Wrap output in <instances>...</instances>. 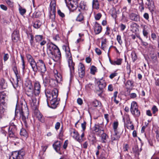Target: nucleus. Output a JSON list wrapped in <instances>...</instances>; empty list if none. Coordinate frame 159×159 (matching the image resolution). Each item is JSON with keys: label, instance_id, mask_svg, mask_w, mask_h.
<instances>
[{"label": "nucleus", "instance_id": "obj_1", "mask_svg": "<svg viewBox=\"0 0 159 159\" xmlns=\"http://www.w3.org/2000/svg\"><path fill=\"white\" fill-rule=\"evenodd\" d=\"M47 51L49 57L54 61L59 60L61 57V53L59 48L52 43L47 44Z\"/></svg>", "mask_w": 159, "mask_h": 159}, {"label": "nucleus", "instance_id": "obj_2", "mask_svg": "<svg viewBox=\"0 0 159 159\" xmlns=\"http://www.w3.org/2000/svg\"><path fill=\"white\" fill-rule=\"evenodd\" d=\"M63 48L66 52V56L67 59V62L69 67L70 68L71 75H72L74 73L75 65V63L72 60L71 54V53L69 48L68 46H63Z\"/></svg>", "mask_w": 159, "mask_h": 159}, {"label": "nucleus", "instance_id": "obj_3", "mask_svg": "<svg viewBox=\"0 0 159 159\" xmlns=\"http://www.w3.org/2000/svg\"><path fill=\"white\" fill-rule=\"evenodd\" d=\"M46 70V68L44 61L42 60H39L37 61V69H36V70L34 72H36L38 71L42 73V76L43 77V74L44 73Z\"/></svg>", "mask_w": 159, "mask_h": 159}, {"label": "nucleus", "instance_id": "obj_4", "mask_svg": "<svg viewBox=\"0 0 159 159\" xmlns=\"http://www.w3.org/2000/svg\"><path fill=\"white\" fill-rule=\"evenodd\" d=\"M20 117L23 121L25 122L28 120L29 112L28 108L25 107L24 109L22 108L19 109Z\"/></svg>", "mask_w": 159, "mask_h": 159}, {"label": "nucleus", "instance_id": "obj_5", "mask_svg": "<svg viewBox=\"0 0 159 159\" xmlns=\"http://www.w3.org/2000/svg\"><path fill=\"white\" fill-rule=\"evenodd\" d=\"M17 131L16 125L13 122H11L8 129V134L10 138H16V132Z\"/></svg>", "mask_w": 159, "mask_h": 159}, {"label": "nucleus", "instance_id": "obj_6", "mask_svg": "<svg viewBox=\"0 0 159 159\" xmlns=\"http://www.w3.org/2000/svg\"><path fill=\"white\" fill-rule=\"evenodd\" d=\"M66 6L72 10L76 9L78 7V0H65Z\"/></svg>", "mask_w": 159, "mask_h": 159}, {"label": "nucleus", "instance_id": "obj_7", "mask_svg": "<svg viewBox=\"0 0 159 159\" xmlns=\"http://www.w3.org/2000/svg\"><path fill=\"white\" fill-rule=\"evenodd\" d=\"M130 111L133 115L135 117H139L140 115V112L138 109L136 103L133 102L131 104Z\"/></svg>", "mask_w": 159, "mask_h": 159}, {"label": "nucleus", "instance_id": "obj_8", "mask_svg": "<svg viewBox=\"0 0 159 159\" xmlns=\"http://www.w3.org/2000/svg\"><path fill=\"white\" fill-rule=\"evenodd\" d=\"M25 93L28 96V98L36 95L33 88V86L31 82H29L28 85L26 86L25 89Z\"/></svg>", "mask_w": 159, "mask_h": 159}, {"label": "nucleus", "instance_id": "obj_9", "mask_svg": "<svg viewBox=\"0 0 159 159\" xmlns=\"http://www.w3.org/2000/svg\"><path fill=\"white\" fill-rule=\"evenodd\" d=\"M25 152L23 150L13 152L12 154L15 159H24Z\"/></svg>", "mask_w": 159, "mask_h": 159}, {"label": "nucleus", "instance_id": "obj_10", "mask_svg": "<svg viewBox=\"0 0 159 159\" xmlns=\"http://www.w3.org/2000/svg\"><path fill=\"white\" fill-rule=\"evenodd\" d=\"M37 96L34 95L28 98L29 103L32 107H36L39 104V102L35 98V96Z\"/></svg>", "mask_w": 159, "mask_h": 159}, {"label": "nucleus", "instance_id": "obj_11", "mask_svg": "<svg viewBox=\"0 0 159 159\" xmlns=\"http://www.w3.org/2000/svg\"><path fill=\"white\" fill-rule=\"evenodd\" d=\"M35 40L37 43H40V44L43 46L46 43V41L43 40V36L42 35H36L34 37Z\"/></svg>", "mask_w": 159, "mask_h": 159}, {"label": "nucleus", "instance_id": "obj_12", "mask_svg": "<svg viewBox=\"0 0 159 159\" xmlns=\"http://www.w3.org/2000/svg\"><path fill=\"white\" fill-rule=\"evenodd\" d=\"M33 89L35 92V95H39L41 91V86L39 82L36 81L34 83Z\"/></svg>", "mask_w": 159, "mask_h": 159}, {"label": "nucleus", "instance_id": "obj_13", "mask_svg": "<svg viewBox=\"0 0 159 159\" xmlns=\"http://www.w3.org/2000/svg\"><path fill=\"white\" fill-rule=\"evenodd\" d=\"M97 84L98 85L99 89L98 91H102L106 86V84L105 80H103L102 79H100L97 82Z\"/></svg>", "mask_w": 159, "mask_h": 159}, {"label": "nucleus", "instance_id": "obj_14", "mask_svg": "<svg viewBox=\"0 0 159 159\" xmlns=\"http://www.w3.org/2000/svg\"><path fill=\"white\" fill-rule=\"evenodd\" d=\"M20 38L19 32L18 30H15L12 34L11 38L14 42H16L19 40Z\"/></svg>", "mask_w": 159, "mask_h": 159}, {"label": "nucleus", "instance_id": "obj_15", "mask_svg": "<svg viewBox=\"0 0 159 159\" xmlns=\"http://www.w3.org/2000/svg\"><path fill=\"white\" fill-rule=\"evenodd\" d=\"M129 19L135 22L140 20V16L139 15L134 13H131L129 15Z\"/></svg>", "mask_w": 159, "mask_h": 159}, {"label": "nucleus", "instance_id": "obj_16", "mask_svg": "<svg viewBox=\"0 0 159 159\" xmlns=\"http://www.w3.org/2000/svg\"><path fill=\"white\" fill-rule=\"evenodd\" d=\"M93 129L96 134L98 135H100L101 133L104 131L102 127L98 125H95L93 128Z\"/></svg>", "mask_w": 159, "mask_h": 159}, {"label": "nucleus", "instance_id": "obj_17", "mask_svg": "<svg viewBox=\"0 0 159 159\" xmlns=\"http://www.w3.org/2000/svg\"><path fill=\"white\" fill-rule=\"evenodd\" d=\"M71 134L74 139H75L79 143H81L83 141V139H80L79 134L77 131L74 130L71 133Z\"/></svg>", "mask_w": 159, "mask_h": 159}, {"label": "nucleus", "instance_id": "obj_18", "mask_svg": "<svg viewBox=\"0 0 159 159\" xmlns=\"http://www.w3.org/2000/svg\"><path fill=\"white\" fill-rule=\"evenodd\" d=\"M48 106L52 108H55L57 107L59 102L57 101V98H52L50 100V105L47 102Z\"/></svg>", "mask_w": 159, "mask_h": 159}, {"label": "nucleus", "instance_id": "obj_19", "mask_svg": "<svg viewBox=\"0 0 159 159\" xmlns=\"http://www.w3.org/2000/svg\"><path fill=\"white\" fill-rule=\"evenodd\" d=\"M56 72H54L55 76L56 78V80L53 79H51L50 81V83L51 81H56L57 83H60L62 80V76L60 73H58L57 70L56 71Z\"/></svg>", "mask_w": 159, "mask_h": 159}, {"label": "nucleus", "instance_id": "obj_20", "mask_svg": "<svg viewBox=\"0 0 159 159\" xmlns=\"http://www.w3.org/2000/svg\"><path fill=\"white\" fill-rule=\"evenodd\" d=\"M102 30L101 26L97 22L95 23L94 31L96 34H98L101 33Z\"/></svg>", "mask_w": 159, "mask_h": 159}, {"label": "nucleus", "instance_id": "obj_21", "mask_svg": "<svg viewBox=\"0 0 159 159\" xmlns=\"http://www.w3.org/2000/svg\"><path fill=\"white\" fill-rule=\"evenodd\" d=\"M16 80L15 81L13 79H12V80L14 81L13 82L12 81L10 80L13 87L16 89H17V88H18V82L20 80V76L16 77Z\"/></svg>", "mask_w": 159, "mask_h": 159}, {"label": "nucleus", "instance_id": "obj_22", "mask_svg": "<svg viewBox=\"0 0 159 159\" xmlns=\"http://www.w3.org/2000/svg\"><path fill=\"white\" fill-rule=\"evenodd\" d=\"M120 138V136L118 134V132H115V134L111 136V142L112 143H115L114 142L118 141Z\"/></svg>", "mask_w": 159, "mask_h": 159}, {"label": "nucleus", "instance_id": "obj_23", "mask_svg": "<svg viewBox=\"0 0 159 159\" xmlns=\"http://www.w3.org/2000/svg\"><path fill=\"white\" fill-rule=\"evenodd\" d=\"M30 66H31L33 70L34 71L37 69V62H36L34 59L29 61Z\"/></svg>", "mask_w": 159, "mask_h": 159}, {"label": "nucleus", "instance_id": "obj_24", "mask_svg": "<svg viewBox=\"0 0 159 159\" xmlns=\"http://www.w3.org/2000/svg\"><path fill=\"white\" fill-rule=\"evenodd\" d=\"M61 146V143L60 142L57 141L56 142L53 144V146L57 152H58L60 150Z\"/></svg>", "mask_w": 159, "mask_h": 159}, {"label": "nucleus", "instance_id": "obj_25", "mask_svg": "<svg viewBox=\"0 0 159 159\" xmlns=\"http://www.w3.org/2000/svg\"><path fill=\"white\" fill-rule=\"evenodd\" d=\"M101 135V141L102 143H106V139L108 138V136L103 131L100 134Z\"/></svg>", "mask_w": 159, "mask_h": 159}, {"label": "nucleus", "instance_id": "obj_26", "mask_svg": "<svg viewBox=\"0 0 159 159\" xmlns=\"http://www.w3.org/2000/svg\"><path fill=\"white\" fill-rule=\"evenodd\" d=\"M133 84V82L132 81L128 80L125 84V87L127 89H131L134 86Z\"/></svg>", "mask_w": 159, "mask_h": 159}, {"label": "nucleus", "instance_id": "obj_27", "mask_svg": "<svg viewBox=\"0 0 159 159\" xmlns=\"http://www.w3.org/2000/svg\"><path fill=\"white\" fill-rule=\"evenodd\" d=\"M126 119L128 122L127 124H126V126L128 129H131V130H134V127L133 125L131 124V122L129 120V118L128 116H126Z\"/></svg>", "mask_w": 159, "mask_h": 159}, {"label": "nucleus", "instance_id": "obj_28", "mask_svg": "<svg viewBox=\"0 0 159 159\" xmlns=\"http://www.w3.org/2000/svg\"><path fill=\"white\" fill-rule=\"evenodd\" d=\"M122 59L121 58H119V59H116L115 60L110 61L111 63V64L113 65H120L122 63Z\"/></svg>", "mask_w": 159, "mask_h": 159}, {"label": "nucleus", "instance_id": "obj_29", "mask_svg": "<svg viewBox=\"0 0 159 159\" xmlns=\"http://www.w3.org/2000/svg\"><path fill=\"white\" fill-rule=\"evenodd\" d=\"M20 134L21 136H23L27 138L28 136V134L26 130L22 128L21 129L20 132Z\"/></svg>", "mask_w": 159, "mask_h": 159}, {"label": "nucleus", "instance_id": "obj_30", "mask_svg": "<svg viewBox=\"0 0 159 159\" xmlns=\"http://www.w3.org/2000/svg\"><path fill=\"white\" fill-rule=\"evenodd\" d=\"M93 7L94 8L98 9L99 8V4L98 0H93Z\"/></svg>", "mask_w": 159, "mask_h": 159}, {"label": "nucleus", "instance_id": "obj_31", "mask_svg": "<svg viewBox=\"0 0 159 159\" xmlns=\"http://www.w3.org/2000/svg\"><path fill=\"white\" fill-rule=\"evenodd\" d=\"M7 107L5 103L3 102L2 101L0 105V111L3 112V113L5 111Z\"/></svg>", "mask_w": 159, "mask_h": 159}, {"label": "nucleus", "instance_id": "obj_32", "mask_svg": "<svg viewBox=\"0 0 159 159\" xmlns=\"http://www.w3.org/2000/svg\"><path fill=\"white\" fill-rule=\"evenodd\" d=\"M142 26H143V34L146 38H148V32L147 31L145 30L147 26L146 25H142Z\"/></svg>", "mask_w": 159, "mask_h": 159}, {"label": "nucleus", "instance_id": "obj_33", "mask_svg": "<svg viewBox=\"0 0 159 159\" xmlns=\"http://www.w3.org/2000/svg\"><path fill=\"white\" fill-rule=\"evenodd\" d=\"M92 105L94 107H97L100 106L101 103L97 100H94L92 104Z\"/></svg>", "mask_w": 159, "mask_h": 159}, {"label": "nucleus", "instance_id": "obj_34", "mask_svg": "<svg viewBox=\"0 0 159 159\" xmlns=\"http://www.w3.org/2000/svg\"><path fill=\"white\" fill-rule=\"evenodd\" d=\"M45 94L47 98V102H48V100H50L52 97V93H50L49 91H47L45 92Z\"/></svg>", "mask_w": 159, "mask_h": 159}, {"label": "nucleus", "instance_id": "obj_35", "mask_svg": "<svg viewBox=\"0 0 159 159\" xmlns=\"http://www.w3.org/2000/svg\"><path fill=\"white\" fill-rule=\"evenodd\" d=\"M58 93L56 90H53L52 93V98H57Z\"/></svg>", "mask_w": 159, "mask_h": 159}, {"label": "nucleus", "instance_id": "obj_36", "mask_svg": "<svg viewBox=\"0 0 159 159\" xmlns=\"http://www.w3.org/2000/svg\"><path fill=\"white\" fill-rule=\"evenodd\" d=\"M41 25V23L39 21H37L34 22L33 25L34 27L36 29L39 28Z\"/></svg>", "mask_w": 159, "mask_h": 159}, {"label": "nucleus", "instance_id": "obj_37", "mask_svg": "<svg viewBox=\"0 0 159 159\" xmlns=\"http://www.w3.org/2000/svg\"><path fill=\"white\" fill-rule=\"evenodd\" d=\"M84 19V16L83 15V14L80 13L79 14V15L77 16L76 19V20L77 21H81L83 20Z\"/></svg>", "mask_w": 159, "mask_h": 159}, {"label": "nucleus", "instance_id": "obj_38", "mask_svg": "<svg viewBox=\"0 0 159 159\" xmlns=\"http://www.w3.org/2000/svg\"><path fill=\"white\" fill-rule=\"evenodd\" d=\"M118 125V122L117 121H115L113 123V129L114 130V132H118L117 131V128Z\"/></svg>", "mask_w": 159, "mask_h": 159}, {"label": "nucleus", "instance_id": "obj_39", "mask_svg": "<svg viewBox=\"0 0 159 159\" xmlns=\"http://www.w3.org/2000/svg\"><path fill=\"white\" fill-rule=\"evenodd\" d=\"M78 73L79 76L82 78L85 75V70H78Z\"/></svg>", "mask_w": 159, "mask_h": 159}, {"label": "nucleus", "instance_id": "obj_40", "mask_svg": "<svg viewBox=\"0 0 159 159\" xmlns=\"http://www.w3.org/2000/svg\"><path fill=\"white\" fill-rule=\"evenodd\" d=\"M97 69L94 66H92L90 69V73L91 74L94 75L96 72Z\"/></svg>", "mask_w": 159, "mask_h": 159}, {"label": "nucleus", "instance_id": "obj_41", "mask_svg": "<svg viewBox=\"0 0 159 159\" xmlns=\"http://www.w3.org/2000/svg\"><path fill=\"white\" fill-rule=\"evenodd\" d=\"M13 70L16 77H18L19 76H20L18 74V71L17 70V68L16 66H15L13 67Z\"/></svg>", "mask_w": 159, "mask_h": 159}, {"label": "nucleus", "instance_id": "obj_42", "mask_svg": "<svg viewBox=\"0 0 159 159\" xmlns=\"http://www.w3.org/2000/svg\"><path fill=\"white\" fill-rule=\"evenodd\" d=\"M151 58L154 62L156 63L157 61V57L156 55L152 54L151 56Z\"/></svg>", "mask_w": 159, "mask_h": 159}, {"label": "nucleus", "instance_id": "obj_43", "mask_svg": "<svg viewBox=\"0 0 159 159\" xmlns=\"http://www.w3.org/2000/svg\"><path fill=\"white\" fill-rule=\"evenodd\" d=\"M20 57L21 58V61L22 62V69L24 70L25 68V62L24 60V56L22 55H20Z\"/></svg>", "mask_w": 159, "mask_h": 159}, {"label": "nucleus", "instance_id": "obj_44", "mask_svg": "<svg viewBox=\"0 0 159 159\" xmlns=\"http://www.w3.org/2000/svg\"><path fill=\"white\" fill-rule=\"evenodd\" d=\"M116 39L119 43L121 45L123 43L121 39V37L120 35H117L116 37Z\"/></svg>", "mask_w": 159, "mask_h": 159}, {"label": "nucleus", "instance_id": "obj_45", "mask_svg": "<svg viewBox=\"0 0 159 159\" xmlns=\"http://www.w3.org/2000/svg\"><path fill=\"white\" fill-rule=\"evenodd\" d=\"M148 7L149 9L151 11H154L155 9V6L154 5V3L153 2L152 4H150L148 5Z\"/></svg>", "mask_w": 159, "mask_h": 159}, {"label": "nucleus", "instance_id": "obj_46", "mask_svg": "<svg viewBox=\"0 0 159 159\" xmlns=\"http://www.w3.org/2000/svg\"><path fill=\"white\" fill-rule=\"evenodd\" d=\"M26 56L28 62L34 59L33 57L29 54H26Z\"/></svg>", "mask_w": 159, "mask_h": 159}, {"label": "nucleus", "instance_id": "obj_47", "mask_svg": "<svg viewBox=\"0 0 159 159\" xmlns=\"http://www.w3.org/2000/svg\"><path fill=\"white\" fill-rule=\"evenodd\" d=\"M49 17L52 21H54L55 17V12H52V13H50Z\"/></svg>", "mask_w": 159, "mask_h": 159}, {"label": "nucleus", "instance_id": "obj_48", "mask_svg": "<svg viewBox=\"0 0 159 159\" xmlns=\"http://www.w3.org/2000/svg\"><path fill=\"white\" fill-rule=\"evenodd\" d=\"M7 3L10 7H13V2L11 0H5Z\"/></svg>", "mask_w": 159, "mask_h": 159}, {"label": "nucleus", "instance_id": "obj_49", "mask_svg": "<svg viewBox=\"0 0 159 159\" xmlns=\"http://www.w3.org/2000/svg\"><path fill=\"white\" fill-rule=\"evenodd\" d=\"M37 117L39 121H41V122H42V119L43 116L42 115L40 112H39L37 113Z\"/></svg>", "mask_w": 159, "mask_h": 159}, {"label": "nucleus", "instance_id": "obj_50", "mask_svg": "<svg viewBox=\"0 0 159 159\" xmlns=\"http://www.w3.org/2000/svg\"><path fill=\"white\" fill-rule=\"evenodd\" d=\"M85 70L84 66L83 64L80 62L79 63L78 66V70Z\"/></svg>", "mask_w": 159, "mask_h": 159}, {"label": "nucleus", "instance_id": "obj_51", "mask_svg": "<svg viewBox=\"0 0 159 159\" xmlns=\"http://www.w3.org/2000/svg\"><path fill=\"white\" fill-rule=\"evenodd\" d=\"M50 6L51 10L52 11V12H55L56 10L55 4H52L51 3L50 4Z\"/></svg>", "mask_w": 159, "mask_h": 159}, {"label": "nucleus", "instance_id": "obj_52", "mask_svg": "<svg viewBox=\"0 0 159 159\" xmlns=\"http://www.w3.org/2000/svg\"><path fill=\"white\" fill-rule=\"evenodd\" d=\"M19 11L20 13L22 15L24 14L26 11V10L25 9L22 8L21 7L19 8Z\"/></svg>", "mask_w": 159, "mask_h": 159}, {"label": "nucleus", "instance_id": "obj_53", "mask_svg": "<svg viewBox=\"0 0 159 159\" xmlns=\"http://www.w3.org/2000/svg\"><path fill=\"white\" fill-rule=\"evenodd\" d=\"M132 57V60L134 62L137 59L136 55L134 53H132L131 54Z\"/></svg>", "mask_w": 159, "mask_h": 159}, {"label": "nucleus", "instance_id": "obj_54", "mask_svg": "<svg viewBox=\"0 0 159 159\" xmlns=\"http://www.w3.org/2000/svg\"><path fill=\"white\" fill-rule=\"evenodd\" d=\"M86 122L85 121H84L83 123L81 124V126L83 131H84L86 129Z\"/></svg>", "mask_w": 159, "mask_h": 159}, {"label": "nucleus", "instance_id": "obj_55", "mask_svg": "<svg viewBox=\"0 0 159 159\" xmlns=\"http://www.w3.org/2000/svg\"><path fill=\"white\" fill-rule=\"evenodd\" d=\"M152 113L155 114L158 111V109L155 106H153L152 108Z\"/></svg>", "mask_w": 159, "mask_h": 159}, {"label": "nucleus", "instance_id": "obj_56", "mask_svg": "<svg viewBox=\"0 0 159 159\" xmlns=\"http://www.w3.org/2000/svg\"><path fill=\"white\" fill-rule=\"evenodd\" d=\"M137 26V24L136 23H134L131 26V28H133L132 30L136 31L137 29V28H136Z\"/></svg>", "mask_w": 159, "mask_h": 159}, {"label": "nucleus", "instance_id": "obj_57", "mask_svg": "<svg viewBox=\"0 0 159 159\" xmlns=\"http://www.w3.org/2000/svg\"><path fill=\"white\" fill-rule=\"evenodd\" d=\"M30 43L32 48H35L37 47L35 42L34 40L30 41Z\"/></svg>", "mask_w": 159, "mask_h": 159}, {"label": "nucleus", "instance_id": "obj_58", "mask_svg": "<svg viewBox=\"0 0 159 159\" xmlns=\"http://www.w3.org/2000/svg\"><path fill=\"white\" fill-rule=\"evenodd\" d=\"M126 69L127 70V74L129 75L131 72V68L130 66L128 63L126 66Z\"/></svg>", "mask_w": 159, "mask_h": 159}, {"label": "nucleus", "instance_id": "obj_59", "mask_svg": "<svg viewBox=\"0 0 159 159\" xmlns=\"http://www.w3.org/2000/svg\"><path fill=\"white\" fill-rule=\"evenodd\" d=\"M102 16V15L101 13H98L95 16V19L97 20H99Z\"/></svg>", "mask_w": 159, "mask_h": 159}, {"label": "nucleus", "instance_id": "obj_60", "mask_svg": "<svg viewBox=\"0 0 159 159\" xmlns=\"http://www.w3.org/2000/svg\"><path fill=\"white\" fill-rule=\"evenodd\" d=\"M57 13H58V14L61 17H65V15L64 14L61 12L60 10H59L57 11Z\"/></svg>", "mask_w": 159, "mask_h": 159}, {"label": "nucleus", "instance_id": "obj_61", "mask_svg": "<svg viewBox=\"0 0 159 159\" xmlns=\"http://www.w3.org/2000/svg\"><path fill=\"white\" fill-rule=\"evenodd\" d=\"M0 8L3 10L4 11H7V8L6 6L3 4H1L0 5Z\"/></svg>", "mask_w": 159, "mask_h": 159}, {"label": "nucleus", "instance_id": "obj_62", "mask_svg": "<svg viewBox=\"0 0 159 159\" xmlns=\"http://www.w3.org/2000/svg\"><path fill=\"white\" fill-rule=\"evenodd\" d=\"M60 126V123L59 122H57L55 124V129L57 130H58Z\"/></svg>", "mask_w": 159, "mask_h": 159}, {"label": "nucleus", "instance_id": "obj_63", "mask_svg": "<svg viewBox=\"0 0 159 159\" xmlns=\"http://www.w3.org/2000/svg\"><path fill=\"white\" fill-rule=\"evenodd\" d=\"M107 42V39L105 38H102L101 42V45H106Z\"/></svg>", "mask_w": 159, "mask_h": 159}, {"label": "nucleus", "instance_id": "obj_64", "mask_svg": "<svg viewBox=\"0 0 159 159\" xmlns=\"http://www.w3.org/2000/svg\"><path fill=\"white\" fill-rule=\"evenodd\" d=\"M9 58V55L8 54H5L3 57L4 61H5L7 60Z\"/></svg>", "mask_w": 159, "mask_h": 159}]
</instances>
